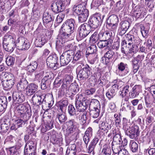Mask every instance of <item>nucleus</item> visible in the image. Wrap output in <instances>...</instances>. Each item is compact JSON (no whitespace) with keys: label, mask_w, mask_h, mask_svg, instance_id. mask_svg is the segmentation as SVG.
Masks as SVG:
<instances>
[{"label":"nucleus","mask_w":155,"mask_h":155,"mask_svg":"<svg viewBox=\"0 0 155 155\" xmlns=\"http://www.w3.org/2000/svg\"><path fill=\"white\" fill-rule=\"evenodd\" d=\"M75 21L74 19H67L62 24L61 27V38L64 41L68 39L75 30Z\"/></svg>","instance_id":"nucleus-1"},{"label":"nucleus","mask_w":155,"mask_h":155,"mask_svg":"<svg viewBox=\"0 0 155 155\" xmlns=\"http://www.w3.org/2000/svg\"><path fill=\"white\" fill-rule=\"evenodd\" d=\"M15 35L14 34H10L9 32L5 35L2 45L5 51L10 53H11L13 51L15 47Z\"/></svg>","instance_id":"nucleus-2"},{"label":"nucleus","mask_w":155,"mask_h":155,"mask_svg":"<svg viewBox=\"0 0 155 155\" xmlns=\"http://www.w3.org/2000/svg\"><path fill=\"white\" fill-rule=\"evenodd\" d=\"M104 17V15L100 14L94 15L90 18L88 23L91 25L92 29H95L101 26Z\"/></svg>","instance_id":"nucleus-3"},{"label":"nucleus","mask_w":155,"mask_h":155,"mask_svg":"<svg viewBox=\"0 0 155 155\" xmlns=\"http://www.w3.org/2000/svg\"><path fill=\"white\" fill-rule=\"evenodd\" d=\"M81 68L77 74L78 80L84 81L88 78L89 76L92 74L91 68L87 64L83 65V68Z\"/></svg>","instance_id":"nucleus-4"},{"label":"nucleus","mask_w":155,"mask_h":155,"mask_svg":"<svg viewBox=\"0 0 155 155\" xmlns=\"http://www.w3.org/2000/svg\"><path fill=\"white\" fill-rule=\"evenodd\" d=\"M93 30L89 23H84L78 27V32L80 37L82 39L87 36Z\"/></svg>","instance_id":"nucleus-5"},{"label":"nucleus","mask_w":155,"mask_h":155,"mask_svg":"<svg viewBox=\"0 0 155 155\" xmlns=\"http://www.w3.org/2000/svg\"><path fill=\"white\" fill-rule=\"evenodd\" d=\"M139 128L137 125L132 126L131 127H129L125 132L126 135L130 138H135L139 135L140 134Z\"/></svg>","instance_id":"nucleus-6"},{"label":"nucleus","mask_w":155,"mask_h":155,"mask_svg":"<svg viewBox=\"0 0 155 155\" xmlns=\"http://www.w3.org/2000/svg\"><path fill=\"white\" fill-rule=\"evenodd\" d=\"M82 100L81 102V101H76L75 103V106L76 108L77 111L80 112L84 111L86 110L88 106L89 100L88 99Z\"/></svg>","instance_id":"nucleus-7"},{"label":"nucleus","mask_w":155,"mask_h":155,"mask_svg":"<svg viewBox=\"0 0 155 155\" xmlns=\"http://www.w3.org/2000/svg\"><path fill=\"white\" fill-rule=\"evenodd\" d=\"M51 97V102L49 103V107H50L51 106H52L54 102V99L53 98V96L52 94L49 93V97ZM54 108L53 107H52L51 108H49V112H50V115L49 116V118L51 119V120L50 121V123H49V130L51 129L53 127H54Z\"/></svg>","instance_id":"nucleus-8"},{"label":"nucleus","mask_w":155,"mask_h":155,"mask_svg":"<svg viewBox=\"0 0 155 155\" xmlns=\"http://www.w3.org/2000/svg\"><path fill=\"white\" fill-rule=\"evenodd\" d=\"M118 21V18L117 16L113 14L108 18L106 24L109 26L111 27L114 30L117 28Z\"/></svg>","instance_id":"nucleus-9"},{"label":"nucleus","mask_w":155,"mask_h":155,"mask_svg":"<svg viewBox=\"0 0 155 155\" xmlns=\"http://www.w3.org/2000/svg\"><path fill=\"white\" fill-rule=\"evenodd\" d=\"M52 11L56 13L62 12L65 8V4L62 2H59L53 3L51 5Z\"/></svg>","instance_id":"nucleus-10"},{"label":"nucleus","mask_w":155,"mask_h":155,"mask_svg":"<svg viewBox=\"0 0 155 155\" xmlns=\"http://www.w3.org/2000/svg\"><path fill=\"white\" fill-rule=\"evenodd\" d=\"M75 123V122L74 120H70L67 122V125L68 126V129L66 134H68V135H71V134H72L73 135L71 136L72 138V140H73L75 138L76 136L74 135L76 134V132H75V127H74L75 125L74 124Z\"/></svg>","instance_id":"nucleus-11"},{"label":"nucleus","mask_w":155,"mask_h":155,"mask_svg":"<svg viewBox=\"0 0 155 155\" xmlns=\"http://www.w3.org/2000/svg\"><path fill=\"white\" fill-rule=\"evenodd\" d=\"M13 102L15 104H19L25 100V96L22 93L17 91L14 92L12 94Z\"/></svg>","instance_id":"nucleus-12"},{"label":"nucleus","mask_w":155,"mask_h":155,"mask_svg":"<svg viewBox=\"0 0 155 155\" xmlns=\"http://www.w3.org/2000/svg\"><path fill=\"white\" fill-rule=\"evenodd\" d=\"M10 120L7 117L0 120V133L6 132L9 128Z\"/></svg>","instance_id":"nucleus-13"},{"label":"nucleus","mask_w":155,"mask_h":155,"mask_svg":"<svg viewBox=\"0 0 155 155\" xmlns=\"http://www.w3.org/2000/svg\"><path fill=\"white\" fill-rule=\"evenodd\" d=\"M118 69L122 72V76H125L128 75L129 74V69L128 67L127 64L125 63L121 62L118 64L117 65Z\"/></svg>","instance_id":"nucleus-14"},{"label":"nucleus","mask_w":155,"mask_h":155,"mask_svg":"<svg viewBox=\"0 0 155 155\" xmlns=\"http://www.w3.org/2000/svg\"><path fill=\"white\" fill-rule=\"evenodd\" d=\"M58 58L54 53H52L49 56V66L50 68L55 70L57 68L56 64L57 63Z\"/></svg>","instance_id":"nucleus-15"},{"label":"nucleus","mask_w":155,"mask_h":155,"mask_svg":"<svg viewBox=\"0 0 155 155\" xmlns=\"http://www.w3.org/2000/svg\"><path fill=\"white\" fill-rule=\"evenodd\" d=\"M28 82L25 78L21 79L18 82L17 85L18 90L20 91H23L27 88Z\"/></svg>","instance_id":"nucleus-16"},{"label":"nucleus","mask_w":155,"mask_h":155,"mask_svg":"<svg viewBox=\"0 0 155 155\" xmlns=\"http://www.w3.org/2000/svg\"><path fill=\"white\" fill-rule=\"evenodd\" d=\"M111 33L108 31L104 32L101 31L99 33V40H101L109 41L110 43H111V41H110V38H111Z\"/></svg>","instance_id":"nucleus-17"},{"label":"nucleus","mask_w":155,"mask_h":155,"mask_svg":"<svg viewBox=\"0 0 155 155\" xmlns=\"http://www.w3.org/2000/svg\"><path fill=\"white\" fill-rule=\"evenodd\" d=\"M141 89V87L139 85H135L132 88V91L129 93V96L130 98H134L139 95Z\"/></svg>","instance_id":"nucleus-18"},{"label":"nucleus","mask_w":155,"mask_h":155,"mask_svg":"<svg viewBox=\"0 0 155 155\" xmlns=\"http://www.w3.org/2000/svg\"><path fill=\"white\" fill-rule=\"evenodd\" d=\"M44 98L42 100L41 96L39 95L38 94V92H36L33 96L32 98V100L33 104L37 105H39L41 104L42 101H45V97L44 96Z\"/></svg>","instance_id":"nucleus-19"},{"label":"nucleus","mask_w":155,"mask_h":155,"mask_svg":"<svg viewBox=\"0 0 155 155\" xmlns=\"http://www.w3.org/2000/svg\"><path fill=\"white\" fill-rule=\"evenodd\" d=\"M38 88V86L36 84L32 83L30 84L27 88V95L30 96L33 94L37 90Z\"/></svg>","instance_id":"nucleus-20"},{"label":"nucleus","mask_w":155,"mask_h":155,"mask_svg":"<svg viewBox=\"0 0 155 155\" xmlns=\"http://www.w3.org/2000/svg\"><path fill=\"white\" fill-rule=\"evenodd\" d=\"M104 57L106 60V63L107 64L114 59L115 55L114 52L110 49L105 54Z\"/></svg>","instance_id":"nucleus-21"},{"label":"nucleus","mask_w":155,"mask_h":155,"mask_svg":"<svg viewBox=\"0 0 155 155\" xmlns=\"http://www.w3.org/2000/svg\"><path fill=\"white\" fill-rule=\"evenodd\" d=\"M73 11L74 13L78 15L82 13L84 11L87 9L82 4H80L77 5H74L73 8Z\"/></svg>","instance_id":"nucleus-22"},{"label":"nucleus","mask_w":155,"mask_h":155,"mask_svg":"<svg viewBox=\"0 0 155 155\" xmlns=\"http://www.w3.org/2000/svg\"><path fill=\"white\" fill-rule=\"evenodd\" d=\"M89 14L88 9H86L82 13L78 15V20L79 22H85L87 20Z\"/></svg>","instance_id":"nucleus-23"},{"label":"nucleus","mask_w":155,"mask_h":155,"mask_svg":"<svg viewBox=\"0 0 155 155\" xmlns=\"http://www.w3.org/2000/svg\"><path fill=\"white\" fill-rule=\"evenodd\" d=\"M7 104V97L5 96L0 97V112L4 111L6 108Z\"/></svg>","instance_id":"nucleus-24"},{"label":"nucleus","mask_w":155,"mask_h":155,"mask_svg":"<svg viewBox=\"0 0 155 155\" xmlns=\"http://www.w3.org/2000/svg\"><path fill=\"white\" fill-rule=\"evenodd\" d=\"M141 11L140 10L139 8V6L137 5L134 8V6L133 7V9L131 12V15L132 16L137 19L141 16Z\"/></svg>","instance_id":"nucleus-25"},{"label":"nucleus","mask_w":155,"mask_h":155,"mask_svg":"<svg viewBox=\"0 0 155 155\" xmlns=\"http://www.w3.org/2000/svg\"><path fill=\"white\" fill-rule=\"evenodd\" d=\"M30 43L28 40L25 38H21V42L20 45V48L22 50H27L30 47Z\"/></svg>","instance_id":"nucleus-26"},{"label":"nucleus","mask_w":155,"mask_h":155,"mask_svg":"<svg viewBox=\"0 0 155 155\" xmlns=\"http://www.w3.org/2000/svg\"><path fill=\"white\" fill-rule=\"evenodd\" d=\"M99 140L97 137H94L90 143L88 148V152L91 153L92 151L93 153L94 150L95 146L98 142Z\"/></svg>","instance_id":"nucleus-27"},{"label":"nucleus","mask_w":155,"mask_h":155,"mask_svg":"<svg viewBox=\"0 0 155 155\" xmlns=\"http://www.w3.org/2000/svg\"><path fill=\"white\" fill-rule=\"evenodd\" d=\"M36 147H25L24 155H36Z\"/></svg>","instance_id":"nucleus-28"},{"label":"nucleus","mask_w":155,"mask_h":155,"mask_svg":"<svg viewBox=\"0 0 155 155\" xmlns=\"http://www.w3.org/2000/svg\"><path fill=\"white\" fill-rule=\"evenodd\" d=\"M97 51V48L95 45H92L87 48L86 51V55H89L90 54H96Z\"/></svg>","instance_id":"nucleus-29"},{"label":"nucleus","mask_w":155,"mask_h":155,"mask_svg":"<svg viewBox=\"0 0 155 155\" xmlns=\"http://www.w3.org/2000/svg\"><path fill=\"white\" fill-rule=\"evenodd\" d=\"M76 146L75 144L71 145L70 147H68L67 149L66 155H76L77 152Z\"/></svg>","instance_id":"nucleus-30"},{"label":"nucleus","mask_w":155,"mask_h":155,"mask_svg":"<svg viewBox=\"0 0 155 155\" xmlns=\"http://www.w3.org/2000/svg\"><path fill=\"white\" fill-rule=\"evenodd\" d=\"M31 111V110H30ZM20 116L21 119L24 121L26 124H27V122L28 120L31 117V111L29 112V110L27 112V113H24L20 114H18Z\"/></svg>","instance_id":"nucleus-31"},{"label":"nucleus","mask_w":155,"mask_h":155,"mask_svg":"<svg viewBox=\"0 0 155 155\" xmlns=\"http://www.w3.org/2000/svg\"><path fill=\"white\" fill-rule=\"evenodd\" d=\"M73 79V77L72 76L69 75L66 76L65 78L64 79L62 86L64 88L68 86L72 82Z\"/></svg>","instance_id":"nucleus-32"},{"label":"nucleus","mask_w":155,"mask_h":155,"mask_svg":"<svg viewBox=\"0 0 155 155\" xmlns=\"http://www.w3.org/2000/svg\"><path fill=\"white\" fill-rule=\"evenodd\" d=\"M132 62L133 68V72L134 74H135L139 69L140 63L138 59L135 58L132 60Z\"/></svg>","instance_id":"nucleus-33"},{"label":"nucleus","mask_w":155,"mask_h":155,"mask_svg":"<svg viewBox=\"0 0 155 155\" xmlns=\"http://www.w3.org/2000/svg\"><path fill=\"white\" fill-rule=\"evenodd\" d=\"M88 106L90 108L91 107H93L94 109L98 108L100 107V104L99 102L96 99H92L91 101L89 100Z\"/></svg>","instance_id":"nucleus-34"},{"label":"nucleus","mask_w":155,"mask_h":155,"mask_svg":"<svg viewBox=\"0 0 155 155\" xmlns=\"http://www.w3.org/2000/svg\"><path fill=\"white\" fill-rule=\"evenodd\" d=\"M97 44L98 47L101 49L106 47L107 48H109L110 45L109 41L101 40H99Z\"/></svg>","instance_id":"nucleus-35"},{"label":"nucleus","mask_w":155,"mask_h":155,"mask_svg":"<svg viewBox=\"0 0 155 155\" xmlns=\"http://www.w3.org/2000/svg\"><path fill=\"white\" fill-rule=\"evenodd\" d=\"M65 54V56L66 57L67 60L69 63L71 61H73V56L74 55V51L72 50L68 51L63 53Z\"/></svg>","instance_id":"nucleus-36"},{"label":"nucleus","mask_w":155,"mask_h":155,"mask_svg":"<svg viewBox=\"0 0 155 155\" xmlns=\"http://www.w3.org/2000/svg\"><path fill=\"white\" fill-rule=\"evenodd\" d=\"M2 82L3 84L2 85L6 90L10 89L11 88L15 82L12 81H11L5 80H3Z\"/></svg>","instance_id":"nucleus-37"},{"label":"nucleus","mask_w":155,"mask_h":155,"mask_svg":"<svg viewBox=\"0 0 155 155\" xmlns=\"http://www.w3.org/2000/svg\"><path fill=\"white\" fill-rule=\"evenodd\" d=\"M49 133L51 136L50 142L54 144H57L58 143V141L56 136L55 132L53 130H51Z\"/></svg>","instance_id":"nucleus-38"},{"label":"nucleus","mask_w":155,"mask_h":155,"mask_svg":"<svg viewBox=\"0 0 155 155\" xmlns=\"http://www.w3.org/2000/svg\"><path fill=\"white\" fill-rule=\"evenodd\" d=\"M37 66V63L35 61L32 62L29 65L27 66L26 67V69L28 72H32L36 69Z\"/></svg>","instance_id":"nucleus-39"},{"label":"nucleus","mask_w":155,"mask_h":155,"mask_svg":"<svg viewBox=\"0 0 155 155\" xmlns=\"http://www.w3.org/2000/svg\"><path fill=\"white\" fill-rule=\"evenodd\" d=\"M4 80L15 82V78L14 75L11 73L5 72L3 76Z\"/></svg>","instance_id":"nucleus-40"},{"label":"nucleus","mask_w":155,"mask_h":155,"mask_svg":"<svg viewBox=\"0 0 155 155\" xmlns=\"http://www.w3.org/2000/svg\"><path fill=\"white\" fill-rule=\"evenodd\" d=\"M68 112L70 116H73L74 115H77L78 114L77 113V111L74 106L71 104L69 105L68 107Z\"/></svg>","instance_id":"nucleus-41"},{"label":"nucleus","mask_w":155,"mask_h":155,"mask_svg":"<svg viewBox=\"0 0 155 155\" xmlns=\"http://www.w3.org/2000/svg\"><path fill=\"white\" fill-rule=\"evenodd\" d=\"M121 142H122L121 135L119 134H115L113 138V141L112 144L120 145Z\"/></svg>","instance_id":"nucleus-42"},{"label":"nucleus","mask_w":155,"mask_h":155,"mask_svg":"<svg viewBox=\"0 0 155 155\" xmlns=\"http://www.w3.org/2000/svg\"><path fill=\"white\" fill-rule=\"evenodd\" d=\"M131 87H130L128 85H126L123 88L122 91L120 92V96L123 98L129 92L130 90L131 89Z\"/></svg>","instance_id":"nucleus-43"},{"label":"nucleus","mask_w":155,"mask_h":155,"mask_svg":"<svg viewBox=\"0 0 155 155\" xmlns=\"http://www.w3.org/2000/svg\"><path fill=\"white\" fill-rule=\"evenodd\" d=\"M48 76H45L41 80V88L43 90L46 89L48 85Z\"/></svg>","instance_id":"nucleus-44"},{"label":"nucleus","mask_w":155,"mask_h":155,"mask_svg":"<svg viewBox=\"0 0 155 155\" xmlns=\"http://www.w3.org/2000/svg\"><path fill=\"white\" fill-rule=\"evenodd\" d=\"M62 112V113H60L58 114L57 115V117L58 118L60 124H62L65 122L67 119V117L65 115V114L63 113V112Z\"/></svg>","instance_id":"nucleus-45"},{"label":"nucleus","mask_w":155,"mask_h":155,"mask_svg":"<svg viewBox=\"0 0 155 155\" xmlns=\"http://www.w3.org/2000/svg\"><path fill=\"white\" fill-rule=\"evenodd\" d=\"M7 151L8 155H16L18 149L15 146L7 148Z\"/></svg>","instance_id":"nucleus-46"},{"label":"nucleus","mask_w":155,"mask_h":155,"mask_svg":"<svg viewBox=\"0 0 155 155\" xmlns=\"http://www.w3.org/2000/svg\"><path fill=\"white\" fill-rule=\"evenodd\" d=\"M112 148L113 151L114 153L116 154H118L122 149L121 145L119 144H112Z\"/></svg>","instance_id":"nucleus-47"},{"label":"nucleus","mask_w":155,"mask_h":155,"mask_svg":"<svg viewBox=\"0 0 155 155\" xmlns=\"http://www.w3.org/2000/svg\"><path fill=\"white\" fill-rule=\"evenodd\" d=\"M66 57L63 53L60 57V64L61 66H64L69 64Z\"/></svg>","instance_id":"nucleus-48"},{"label":"nucleus","mask_w":155,"mask_h":155,"mask_svg":"<svg viewBox=\"0 0 155 155\" xmlns=\"http://www.w3.org/2000/svg\"><path fill=\"white\" fill-rule=\"evenodd\" d=\"M16 108L17 110L19 111V114L25 113L26 111L28 112V110L26 107L22 104L18 105Z\"/></svg>","instance_id":"nucleus-49"},{"label":"nucleus","mask_w":155,"mask_h":155,"mask_svg":"<svg viewBox=\"0 0 155 155\" xmlns=\"http://www.w3.org/2000/svg\"><path fill=\"white\" fill-rule=\"evenodd\" d=\"M100 113V110L98 108L94 109L90 111V115L94 118H97L99 115Z\"/></svg>","instance_id":"nucleus-50"},{"label":"nucleus","mask_w":155,"mask_h":155,"mask_svg":"<svg viewBox=\"0 0 155 155\" xmlns=\"http://www.w3.org/2000/svg\"><path fill=\"white\" fill-rule=\"evenodd\" d=\"M82 52L80 50L78 51L76 53L74 52V55L73 56V61H77L80 60L82 57Z\"/></svg>","instance_id":"nucleus-51"},{"label":"nucleus","mask_w":155,"mask_h":155,"mask_svg":"<svg viewBox=\"0 0 155 155\" xmlns=\"http://www.w3.org/2000/svg\"><path fill=\"white\" fill-rule=\"evenodd\" d=\"M15 58L11 56H8L6 59V62L8 66L13 65L15 62Z\"/></svg>","instance_id":"nucleus-52"},{"label":"nucleus","mask_w":155,"mask_h":155,"mask_svg":"<svg viewBox=\"0 0 155 155\" xmlns=\"http://www.w3.org/2000/svg\"><path fill=\"white\" fill-rule=\"evenodd\" d=\"M120 29H125L127 31L130 27V24L128 21H121L120 23Z\"/></svg>","instance_id":"nucleus-53"},{"label":"nucleus","mask_w":155,"mask_h":155,"mask_svg":"<svg viewBox=\"0 0 155 155\" xmlns=\"http://www.w3.org/2000/svg\"><path fill=\"white\" fill-rule=\"evenodd\" d=\"M138 144L135 142L131 141L130 143V147L133 152H137L138 149Z\"/></svg>","instance_id":"nucleus-54"},{"label":"nucleus","mask_w":155,"mask_h":155,"mask_svg":"<svg viewBox=\"0 0 155 155\" xmlns=\"http://www.w3.org/2000/svg\"><path fill=\"white\" fill-rule=\"evenodd\" d=\"M68 104V101L67 100L61 101L59 102V107L61 110V112H63V109L64 107H66Z\"/></svg>","instance_id":"nucleus-55"},{"label":"nucleus","mask_w":155,"mask_h":155,"mask_svg":"<svg viewBox=\"0 0 155 155\" xmlns=\"http://www.w3.org/2000/svg\"><path fill=\"white\" fill-rule=\"evenodd\" d=\"M90 41L92 43H95L99 39V34L97 35V32H95L93 34H92L90 38Z\"/></svg>","instance_id":"nucleus-56"},{"label":"nucleus","mask_w":155,"mask_h":155,"mask_svg":"<svg viewBox=\"0 0 155 155\" xmlns=\"http://www.w3.org/2000/svg\"><path fill=\"white\" fill-rule=\"evenodd\" d=\"M107 82V81L105 77L104 76H101L97 81L98 84L102 87L105 85Z\"/></svg>","instance_id":"nucleus-57"},{"label":"nucleus","mask_w":155,"mask_h":155,"mask_svg":"<svg viewBox=\"0 0 155 155\" xmlns=\"http://www.w3.org/2000/svg\"><path fill=\"white\" fill-rule=\"evenodd\" d=\"M100 127L101 129L107 130L110 129L111 127L110 124H109L108 123L105 122H102L100 125Z\"/></svg>","instance_id":"nucleus-58"},{"label":"nucleus","mask_w":155,"mask_h":155,"mask_svg":"<svg viewBox=\"0 0 155 155\" xmlns=\"http://www.w3.org/2000/svg\"><path fill=\"white\" fill-rule=\"evenodd\" d=\"M144 99L145 103L147 106H148L152 103L153 98L149 94H147L146 95H145Z\"/></svg>","instance_id":"nucleus-59"},{"label":"nucleus","mask_w":155,"mask_h":155,"mask_svg":"<svg viewBox=\"0 0 155 155\" xmlns=\"http://www.w3.org/2000/svg\"><path fill=\"white\" fill-rule=\"evenodd\" d=\"M124 40L125 41V42L128 43L130 41H135V40H137V39L133 35L128 34Z\"/></svg>","instance_id":"nucleus-60"},{"label":"nucleus","mask_w":155,"mask_h":155,"mask_svg":"<svg viewBox=\"0 0 155 155\" xmlns=\"http://www.w3.org/2000/svg\"><path fill=\"white\" fill-rule=\"evenodd\" d=\"M88 56H89V58H88L89 62L91 64H94L97 59V55L96 54H90Z\"/></svg>","instance_id":"nucleus-61"},{"label":"nucleus","mask_w":155,"mask_h":155,"mask_svg":"<svg viewBox=\"0 0 155 155\" xmlns=\"http://www.w3.org/2000/svg\"><path fill=\"white\" fill-rule=\"evenodd\" d=\"M138 47L136 45L134 44L130 48L127 49V51L129 53H131L132 52L135 53L138 51Z\"/></svg>","instance_id":"nucleus-62"},{"label":"nucleus","mask_w":155,"mask_h":155,"mask_svg":"<svg viewBox=\"0 0 155 155\" xmlns=\"http://www.w3.org/2000/svg\"><path fill=\"white\" fill-rule=\"evenodd\" d=\"M115 95L116 92L111 89L106 93V95L109 100H110L111 98H112Z\"/></svg>","instance_id":"nucleus-63"},{"label":"nucleus","mask_w":155,"mask_h":155,"mask_svg":"<svg viewBox=\"0 0 155 155\" xmlns=\"http://www.w3.org/2000/svg\"><path fill=\"white\" fill-rule=\"evenodd\" d=\"M111 152L110 147L107 148H104L102 151V155H110Z\"/></svg>","instance_id":"nucleus-64"}]
</instances>
